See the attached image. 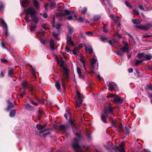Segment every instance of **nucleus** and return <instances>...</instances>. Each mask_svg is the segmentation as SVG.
<instances>
[{
	"label": "nucleus",
	"instance_id": "obj_46",
	"mask_svg": "<svg viewBox=\"0 0 152 152\" xmlns=\"http://www.w3.org/2000/svg\"><path fill=\"white\" fill-rule=\"evenodd\" d=\"M132 12L133 14L134 15H138L139 14V12L136 10H133Z\"/></svg>",
	"mask_w": 152,
	"mask_h": 152
},
{
	"label": "nucleus",
	"instance_id": "obj_59",
	"mask_svg": "<svg viewBox=\"0 0 152 152\" xmlns=\"http://www.w3.org/2000/svg\"><path fill=\"white\" fill-rule=\"evenodd\" d=\"M62 26V25L60 23H58L57 24L56 26V28L58 30L61 26Z\"/></svg>",
	"mask_w": 152,
	"mask_h": 152
},
{
	"label": "nucleus",
	"instance_id": "obj_49",
	"mask_svg": "<svg viewBox=\"0 0 152 152\" xmlns=\"http://www.w3.org/2000/svg\"><path fill=\"white\" fill-rule=\"evenodd\" d=\"M125 3L126 5L127 6L129 7V8L131 9L132 8V6L131 5H130V4L127 1H126L125 2Z\"/></svg>",
	"mask_w": 152,
	"mask_h": 152
},
{
	"label": "nucleus",
	"instance_id": "obj_1",
	"mask_svg": "<svg viewBox=\"0 0 152 152\" xmlns=\"http://www.w3.org/2000/svg\"><path fill=\"white\" fill-rule=\"evenodd\" d=\"M26 15L25 18V20L27 22L30 21L29 18H30L29 15H30L32 18V21L37 23L38 21V19L37 17L36 16V12L34 8L31 7H29L26 10L24 9Z\"/></svg>",
	"mask_w": 152,
	"mask_h": 152
},
{
	"label": "nucleus",
	"instance_id": "obj_2",
	"mask_svg": "<svg viewBox=\"0 0 152 152\" xmlns=\"http://www.w3.org/2000/svg\"><path fill=\"white\" fill-rule=\"evenodd\" d=\"M80 57H78V58L82 64L84 69H80L77 67V72L78 75V77L80 79H83L84 77V74L85 73H87L88 72L86 68V61L85 59L81 54L79 55Z\"/></svg>",
	"mask_w": 152,
	"mask_h": 152
},
{
	"label": "nucleus",
	"instance_id": "obj_56",
	"mask_svg": "<svg viewBox=\"0 0 152 152\" xmlns=\"http://www.w3.org/2000/svg\"><path fill=\"white\" fill-rule=\"evenodd\" d=\"M116 96V95L114 94H109L107 96V97L108 98L109 97H114Z\"/></svg>",
	"mask_w": 152,
	"mask_h": 152
},
{
	"label": "nucleus",
	"instance_id": "obj_61",
	"mask_svg": "<svg viewBox=\"0 0 152 152\" xmlns=\"http://www.w3.org/2000/svg\"><path fill=\"white\" fill-rule=\"evenodd\" d=\"M86 136L87 137L90 139L91 138V134L90 133H87L86 134Z\"/></svg>",
	"mask_w": 152,
	"mask_h": 152
},
{
	"label": "nucleus",
	"instance_id": "obj_11",
	"mask_svg": "<svg viewBox=\"0 0 152 152\" xmlns=\"http://www.w3.org/2000/svg\"><path fill=\"white\" fill-rule=\"evenodd\" d=\"M1 23L2 24L3 27L5 30V34L7 36V25L4 21V20L2 19L1 20Z\"/></svg>",
	"mask_w": 152,
	"mask_h": 152
},
{
	"label": "nucleus",
	"instance_id": "obj_51",
	"mask_svg": "<svg viewBox=\"0 0 152 152\" xmlns=\"http://www.w3.org/2000/svg\"><path fill=\"white\" fill-rule=\"evenodd\" d=\"M146 88L147 90H149L152 91V85H147L146 87Z\"/></svg>",
	"mask_w": 152,
	"mask_h": 152
},
{
	"label": "nucleus",
	"instance_id": "obj_10",
	"mask_svg": "<svg viewBox=\"0 0 152 152\" xmlns=\"http://www.w3.org/2000/svg\"><path fill=\"white\" fill-rule=\"evenodd\" d=\"M121 50L123 53H128L129 51V50L128 43H126L125 44V45L121 48Z\"/></svg>",
	"mask_w": 152,
	"mask_h": 152
},
{
	"label": "nucleus",
	"instance_id": "obj_54",
	"mask_svg": "<svg viewBox=\"0 0 152 152\" xmlns=\"http://www.w3.org/2000/svg\"><path fill=\"white\" fill-rule=\"evenodd\" d=\"M55 4L56 3L55 2H52L50 3V8H52L55 5Z\"/></svg>",
	"mask_w": 152,
	"mask_h": 152
},
{
	"label": "nucleus",
	"instance_id": "obj_52",
	"mask_svg": "<svg viewBox=\"0 0 152 152\" xmlns=\"http://www.w3.org/2000/svg\"><path fill=\"white\" fill-rule=\"evenodd\" d=\"M29 99L30 102L32 104H34V105L36 106H37L38 105V103L37 102L34 103V101L32 100L31 99Z\"/></svg>",
	"mask_w": 152,
	"mask_h": 152
},
{
	"label": "nucleus",
	"instance_id": "obj_57",
	"mask_svg": "<svg viewBox=\"0 0 152 152\" xmlns=\"http://www.w3.org/2000/svg\"><path fill=\"white\" fill-rule=\"evenodd\" d=\"M119 130L121 132H123L124 131V129L122 127V124H121L120 125L119 127Z\"/></svg>",
	"mask_w": 152,
	"mask_h": 152
},
{
	"label": "nucleus",
	"instance_id": "obj_27",
	"mask_svg": "<svg viewBox=\"0 0 152 152\" xmlns=\"http://www.w3.org/2000/svg\"><path fill=\"white\" fill-rule=\"evenodd\" d=\"M112 42H113L114 43L118 44V42L115 39H113L112 40H110L109 41V43L110 44V45L111 46H113V44L112 43Z\"/></svg>",
	"mask_w": 152,
	"mask_h": 152
},
{
	"label": "nucleus",
	"instance_id": "obj_20",
	"mask_svg": "<svg viewBox=\"0 0 152 152\" xmlns=\"http://www.w3.org/2000/svg\"><path fill=\"white\" fill-rule=\"evenodd\" d=\"M113 100L114 102L119 103H121L123 101V100L120 99L117 95L115 97Z\"/></svg>",
	"mask_w": 152,
	"mask_h": 152
},
{
	"label": "nucleus",
	"instance_id": "obj_22",
	"mask_svg": "<svg viewBox=\"0 0 152 152\" xmlns=\"http://www.w3.org/2000/svg\"><path fill=\"white\" fill-rule=\"evenodd\" d=\"M107 145H105L104 147L106 149H107L108 150H110L113 148V147L112 146V143L111 142H108L107 143Z\"/></svg>",
	"mask_w": 152,
	"mask_h": 152
},
{
	"label": "nucleus",
	"instance_id": "obj_43",
	"mask_svg": "<svg viewBox=\"0 0 152 152\" xmlns=\"http://www.w3.org/2000/svg\"><path fill=\"white\" fill-rule=\"evenodd\" d=\"M83 47V45L82 44L80 43V44L78 47H77V56H78V55L77 54V50H79V49Z\"/></svg>",
	"mask_w": 152,
	"mask_h": 152
},
{
	"label": "nucleus",
	"instance_id": "obj_24",
	"mask_svg": "<svg viewBox=\"0 0 152 152\" xmlns=\"http://www.w3.org/2000/svg\"><path fill=\"white\" fill-rule=\"evenodd\" d=\"M8 106L6 109L7 110H10L12 108L14 107V106L10 102H8Z\"/></svg>",
	"mask_w": 152,
	"mask_h": 152
},
{
	"label": "nucleus",
	"instance_id": "obj_29",
	"mask_svg": "<svg viewBox=\"0 0 152 152\" xmlns=\"http://www.w3.org/2000/svg\"><path fill=\"white\" fill-rule=\"evenodd\" d=\"M145 54L144 53H139L137 56V58L141 60L143 58H144Z\"/></svg>",
	"mask_w": 152,
	"mask_h": 152
},
{
	"label": "nucleus",
	"instance_id": "obj_42",
	"mask_svg": "<svg viewBox=\"0 0 152 152\" xmlns=\"http://www.w3.org/2000/svg\"><path fill=\"white\" fill-rule=\"evenodd\" d=\"M55 85L56 88L58 89V90H59L60 89V86L59 82L57 81L55 84Z\"/></svg>",
	"mask_w": 152,
	"mask_h": 152
},
{
	"label": "nucleus",
	"instance_id": "obj_17",
	"mask_svg": "<svg viewBox=\"0 0 152 152\" xmlns=\"http://www.w3.org/2000/svg\"><path fill=\"white\" fill-rule=\"evenodd\" d=\"M73 12L72 10H65L64 11V13H61V14H58V15L59 16H61L62 17H63L64 16L65 14H66V15H69L71 14Z\"/></svg>",
	"mask_w": 152,
	"mask_h": 152
},
{
	"label": "nucleus",
	"instance_id": "obj_15",
	"mask_svg": "<svg viewBox=\"0 0 152 152\" xmlns=\"http://www.w3.org/2000/svg\"><path fill=\"white\" fill-rule=\"evenodd\" d=\"M86 52L88 53H93V50L91 46L85 45H84Z\"/></svg>",
	"mask_w": 152,
	"mask_h": 152
},
{
	"label": "nucleus",
	"instance_id": "obj_32",
	"mask_svg": "<svg viewBox=\"0 0 152 152\" xmlns=\"http://www.w3.org/2000/svg\"><path fill=\"white\" fill-rule=\"evenodd\" d=\"M59 129L61 131H64L66 129V127L64 125H62L59 127Z\"/></svg>",
	"mask_w": 152,
	"mask_h": 152
},
{
	"label": "nucleus",
	"instance_id": "obj_19",
	"mask_svg": "<svg viewBox=\"0 0 152 152\" xmlns=\"http://www.w3.org/2000/svg\"><path fill=\"white\" fill-rule=\"evenodd\" d=\"M97 60L94 58H93L91 61V65L93 69H94V65L96 64Z\"/></svg>",
	"mask_w": 152,
	"mask_h": 152
},
{
	"label": "nucleus",
	"instance_id": "obj_28",
	"mask_svg": "<svg viewBox=\"0 0 152 152\" xmlns=\"http://www.w3.org/2000/svg\"><path fill=\"white\" fill-rule=\"evenodd\" d=\"M143 61L142 59H141L140 60L138 59H135V65L136 66H137Z\"/></svg>",
	"mask_w": 152,
	"mask_h": 152
},
{
	"label": "nucleus",
	"instance_id": "obj_33",
	"mask_svg": "<svg viewBox=\"0 0 152 152\" xmlns=\"http://www.w3.org/2000/svg\"><path fill=\"white\" fill-rule=\"evenodd\" d=\"M100 18V16L99 15H96L94 16L93 18L94 21L99 20Z\"/></svg>",
	"mask_w": 152,
	"mask_h": 152
},
{
	"label": "nucleus",
	"instance_id": "obj_34",
	"mask_svg": "<svg viewBox=\"0 0 152 152\" xmlns=\"http://www.w3.org/2000/svg\"><path fill=\"white\" fill-rule=\"evenodd\" d=\"M45 126H42L41 125L39 124H37L36 125V127L38 129V130H41L43 129L45 127Z\"/></svg>",
	"mask_w": 152,
	"mask_h": 152
},
{
	"label": "nucleus",
	"instance_id": "obj_30",
	"mask_svg": "<svg viewBox=\"0 0 152 152\" xmlns=\"http://www.w3.org/2000/svg\"><path fill=\"white\" fill-rule=\"evenodd\" d=\"M71 113L69 112L68 110H67L66 111V113L64 115V117L67 120L68 119L67 116H71Z\"/></svg>",
	"mask_w": 152,
	"mask_h": 152
},
{
	"label": "nucleus",
	"instance_id": "obj_6",
	"mask_svg": "<svg viewBox=\"0 0 152 152\" xmlns=\"http://www.w3.org/2000/svg\"><path fill=\"white\" fill-rule=\"evenodd\" d=\"M152 27V22L148 23L145 24H140L135 26V28L140 30L147 31Z\"/></svg>",
	"mask_w": 152,
	"mask_h": 152
},
{
	"label": "nucleus",
	"instance_id": "obj_18",
	"mask_svg": "<svg viewBox=\"0 0 152 152\" xmlns=\"http://www.w3.org/2000/svg\"><path fill=\"white\" fill-rule=\"evenodd\" d=\"M110 18H112L113 21L116 23H119L120 20L118 17L115 18L113 14H111L110 15Z\"/></svg>",
	"mask_w": 152,
	"mask_h": 152
},
{
	"label": "nucleus",
	"instance_id": "obj_64",
	"mask_svg": "<svg viewBox=\"0 0 152 152\" xmlns=\"http://www.w3.org/2000/svg\"><path fill=\"white\" fill-rule=\"evenodd\" d=\"M42 15H43V17L45 18H47V17H48V15L46 13H44V14H42Z\"/></svg>",
	"mask_w": 152,
	"mask_h": 152
},
{
	"label": "nucleus",
	"instance_id": "obj_8",
	"mask_svg": "<svg viewBox=\"0 0 152 152\" xmlns=\"http://www.w3.org/2000/svg\"><path fill=\"white\" fill-rule=\"evenodd\" d=\"M69 121L70 125L73 129V131L75 132L74 134L75 135L76 134V133L75 132V131L76 130V127L75 126V121L71 119H69Z\"/></svg>",
	"mask_w": 152,
	"mask_h": 152
},
{
	"label": "nucleus",
	"instance_id": "obj_39",
	"mask_svg": "<svg viewBox=\"0 0 152 152\" xmlns=\"http://www.w3.org/2000/svg\"><path fill=\"white\" fill-rule=\"evenodd\" d=\"M32 74L33 76L35 78H36V75H35V69L33 68L32 67Z\"/></svg>",
	"mask_w": 152,
	"mask_h": 152
},
{
	"label": "nucleus",
	"instance_id": "obj_13",
	"mask_svg": "<svg viewBox=\"0 0 152 152\" xmlns=\"http://www.w3.org/2000/svg\"><path fill=\"white\" fill-rule=\"evenodd\" d=\"M56 42H55L54 40L53 39H51L50 41V48L52 50H55L56 49L55 48L54 46L56 44Z\"/></svg>",
	"mask_w": 152,
	"mask_h": 152
},
{
	"label": "nucleus",
	"instance_id": "obj_3",
	"mask_svg": "<svg viewBox=\"0 0 152 152\" xmlns=\"http://www.w3.org/2000/svg\"><path fill=\"white\" fill-rule=\"evenodd\" d=\"M113 107H110L105 109L101 115V120L105 123H107L106 118L109 115H113Z\"/></svg>",
	"mask_w": 152,
	"mask_h": 152
},
{
	"label": "nucleus",
	"instance_id": "obj_4",
	"mask_svg": "<svg viewBox=\"0 0 152 152\" xmlns=\"http://www.w3.org/2000/svg\"><path fill=\"white\" fill-rule=\"evenodd\" d=\"M63 72L64 75L61 80V82L63 87L65 88V84L66 82L67 81L69 78L68 75L69 70L67 67H63Z\"/></svg>",
	"mask_w": 152,
	"mask_h": 152
},
{
	"label": "nucleus",
	"instance_id": "obj_26",
	"mask_svg": "<svg viewBox=\"0 0 152 152\" xmlns=\"http://www.w3.org/2000/svg\"><path fill=\"white\" fill-rule=\"evenodd\" d=\"M13 69H10L8 71V75L9 77H12V74H13Z\"/></svg>",
	"mask_w": 152,
	"mask_h": 152
},
{
	"label": "nucleus",
	"instance_id": "obj_58",
	"mask_svg": "<svg viewBox=\"0 0 152 152\" xmlns=\"http://www.w3.org/2000/svg\"><path fill=\"white\" fill-rule=\"evenodd\" d=\"M111 124L114 127L116 128L117 127V126L115 124V122L114 120H112L111 122Z\"/></svg>",
	"mask_w": 152,
	"mask_h": 152
},
{
	"label": "nucleus",
	"instance_id": "obj_16",
	"mask_svg": "<svg viewBox=\"0 0 152 152\" xmlns=\"http://www.w3.org/2000/svg\"><path fill=\"white\" fill-rule=\"evenodd\" d=\"M67 42L69 45L73 46L74 43L72 40L71 37L69 36H68L67 37Z\"/></svg>",
	"mask_w": 152,
	"mask_h": 152
},
{
	"label": "nucleus",
	"instance_id": "obj_37",
	"mask_svg": "<svg viewBox=\"0 0 152 152\" xmlns=\"http://www.w3.org/2000/svg\"><path fill=\"white\" fill-rule=\"evenodd\" d=\"M28 2L26 1H22V6L23 7H26L28 4Z\"/></svg>",
	"mask_w": 152,
	"mask_h": 152
},
{
	"label": "nucleus",
	"instance_id": "obj_47",
	"mask_svg": "<svg viewBox=\"0 0 152 152\" xmlns=\"http://www.w3.org/2000/svg\"><path fill=\"white\" fill-rule=\"evenodd\" d=\"M125 129L126 131V134H129L130 132V131L129 129L128 126H126L125 127Z\"/></svg>",
	"mask_w": 152,
	"mask_h": 152
},
{
	"label": "nucleus",
	"instance_id": "obj_48",
	"mask_svg": "<svg viewBox=\"0 0 152 152\" xmlns=\"http://www.w3.org/2000/svg\"><path fill=\"white\" fill-rule=\"evenodd\" d=\"M26 93V89H25V90L23 91L20 94V96L21 97L23 98V96L25 95V93Z\"/></svg>",
	"mask_w": 152,
	"mask_h": 152
},
{
	"label": "nucleus",
	"instance_id": "obj_35",
	"mask_svg": "<svg viewBox=\"0 0 152 152\" xmlns=\"http://www.w3.org/2000/svg\"><path fill=\"white\" fill-rule=\"evenodd\" d=\"M138 7L140 9L143 11H147L150 10L148 8L147 9H145L142 5H139Z\"/></svg>",
	"mask_w": 152,
	"mask_h": 152
},
{
	"label": "nucleus",
	"instance_id": "obj_12",
	"mask_svg": "<svg viewBox=\"0 0 152 152\" xmlns=\"http://www.w3.org/2000/svg\"><path fill=\"white\" fill-rule=\"evenodd\" d=\"M152 58V54H148L145 55L144 58L142 59L143 61H147L151 59Z\"/></svg>",
	"mask_w": 152,
	"mask_h": 152
},
{
	"label": "nucleus",
	"instance_id": "obj_23",
	"mask_svg": "<svg viewBox=\"0 0 152 152\" xmlns=\"http://www.w3.org/2000/svg\"><path fill=\"white\" fill-rule=\"evenodd\" d=\"M34 24H32L30 26V30L31 32L34 31H35V28L36 27V23Z\"/></svg>",
	"mask_w": 152,
	"mask_h": 152
},
{
	"label": "nucleus",
	"instance_id": "obj_63",
	"mask_svg": "<svg viewBox=\"0 0 152 152\" xmlns=\"http://www.w3.org/2000/svg\"><path fill=\"white\" fill-rule=\"evenodd\" d=\"M65 50H66V51L67 52H69V51L70 50V48H69L67 46H66L65 47Z\"/></svg>",
	"mask_w": 152,
	"mask_h": 152
},
{
	"label": "nucleus",
	"instance_id": "obj_62",
	"mask_svg": "<svg viewBox=\"0 0 152 152\" xmlns=\"http://www.w3.org/2000/svg\"><path fill=\"white\" fill-rule=\"evenodd\" d=\"M1 62L3 63H5L7 62V60L6 59H1Z\"/></svg>",
	"mask_w": 152,
	"mask_h": 152
},
{
	"label": "nucleus",
	"instance_id": "obj_50",
	"mask_svg": "<svg viewBox=\"0 0 152 152\" xmlns=\"http://www.w3.org/2000/svg\"><path fill=\"white\" fill-rule=\"evenodd\" d=\"M80 23H82L84 22V19L82 17H80L77 20Z\"/></svg>",
	"mask_w": 152,
	"mask_h": 152
},
{
	"label": "nucleus",
	"instance_id": "obj_7",
	"mask_svg": "<svg viewBox=\"0 0 152 152\" xmlns=\"http://www.w3.org/2000/svg\"><path fill=\"white\" fill-rule=\"evenodd\" d=\"M84 98L83 94L77 90V107L81 105Z\"/></svg>",
	"mask_w": 152,
	"mask_h": 152
},
{
	"label": "nucleus",
	"instance_id": "obj_36",
	"mask_svg": "<svg viewBox=\"0 0 152 152\" xmlns=\"http://www.w3.org/2000/svg\"><path fill=\"white\" fill-rule=\"evenodd\" d=\"M33 2L34 5L37 8H38L39 7V4L38 1L37 0H33Z\"/></svg>",
	"mask_w": 152,
	"mask_h": 152
},
{
	"label": "nucleus",
	"instance_id": "obj_40",
	"mask_svg": "<svg viewBox=\"0 0 152 152\" xmlns=\"http://www.w3.org/2000/svg\"><path fill=\"white\" fill-rule=\"evenodd\" d=\"M27 83L26 82H23L21 83L22 86L25 88H26L27 87Z\"/></svg>",
	"mask_w": 152,
	"mask_h": 152
},
{
	"label": "nucleus",
	"instance_id": "obj_5",
	"mask_svg": "<svg viewBox=\"0 0 152 152\" xmlns=\"http://www.w3.org/2000/svg\"><path fill=\"white\" fill-rule=\"evenodd\" d=\"M83 140V137L81 133L77 131V152H83L82 148L79 144V142Z\"/></svg>",
	"mask_w": 152,
	"mask_h": 152
},
{
	"label": "nucleus",
	"instance_id": "obj_60",
	"mask_svg": "<svg viewBox=\"0 0 152 152\" xmlns=\"http://www.w3.org/2000/svg\"><path fill=\"white\" fill-rule=\"evenodd\" d=\"M86 34L89 36H92L93 35V33L90 31H87L86 32Z\"/></svg>",
	"mask_w": 152,
	"mask_h": 152
},
{
	"label": "nucleus",
	"instance_id": "obj_21",
	"mask_svg": "<svg viewBox=\"0 0 152 152\" xmlns=\"http://www.w3.org/2000/svg\"><path fill=\"white\" fill-rule=\"evenodd\" d=\"M25 108L28 110L33 111L34 110V107L28 104H27L24 105Z\"/></svg>",
	"mask_w": 152,
	"mask_h": 152
},
{
	"label": "nucleus",
	"instance_id": "obj_25",
	"mask_svg": "<svg viewBox=\"0 0 152 152\" xmlns=\"http://www.w3.org/2000/svg\"><path fill=\"white\" fill-rule=\"evenodd\" d=\"M16 113V110L13 109L12 110L10 113V116L11 117H14Z\"/></svg>",
	"mask_w": 152,
	"mask_h": 152
},
{
	"label": "nucleus",
	"instance_id": "obj_53",
	"mask_svg": "<svg viewBox=\"0 0 152 152\" xmlns=\"http://www.w3.org/2000/svg\"><path fill=\"white\" fill-rule=\"evenodd\" d=\"M87 10V8L86 7H84L82 10V13L83 14H85Z\"/></svg>",
	"mask_w": 152,
	"mask_h": 152
},
{
	"label": "nucleus",
	"instance_id": "obj_31",
	"mask_svg": "<svg viewBox=\"0 0 152 152\" xmlns=\"http://www.w3.org/2000/svg\"><path fill=\"white\" fill-rule=\"evenodd\" d=\"M57 61L58 64H59L61 66H63L64 65V61L62 60H59L58 58L57 59Z\"/></svg>",
	"mask_w": 152,
	"mask_h": 152
},
{
	"label": "nucleus",
	"instance_id": "obj_44",
	"mask_svg": "<svg viewBox=\"0 0 152 152\" xmlns=\"http://www.w3.org/2000/svg\"><path fill=\"white\" fill-rule=\"evenodd\" d=\"M100 39L102 42H104L105 41L107 40V38L105 36H101Z\"/></svg>",
	"mask_w": 152,
	"mask_h": 152
},
{
	"label": "nucleus",
	"instance_id": "obj_14",
	"mask_svg": "<svg viewBox=\"0 0 152 152\" xmlns=\"http://www.w3.org/2000/svg\"><path fill=\"white\" fill-rule=\"evenodd\" d=\"M71 146L72 149L75 151L76 152V138H75L73 140L71 144Z\"/></svg>",
	"mask_w": 152,
	"mask_h": 152
},
{
	"label": "nucleus",
	"instance_id": "obj_45",
	"mask_svg": "<svg viewBox=\"0 0 152 152\" xmlns=\"http://www.w3.org/2000/svg\"><path fill=\"white\" fill-rule=\"evenodd\" d=\"M103 31L104 32L106 33L107 32V27L106 25H105L104 24V26L103 27Z\"/></svg>",
	"mask_w": 152,
	"mask_h": 152
},
{
	"label": "nucleus",
	"instance_id": "obj_9",
	"mask_svg": "<svg viewBox=\"0 0 152 152\" xmlns=\"http://www.w3.org/2000/svg\"><path fill=\"white\" fill-rule=\"evenodd\" d=\"M125 143L124 142H122L119 146H115V148L119 151L120 152H125L124 146Z\"/></svg>",
	"mask_w": 152,
	"mask_h": 152
},
{
	"label": "nucleus",
	"instance_id": "obj_41",
	"mask_svg": "<svg viewBox=\"0 0 152 152\" xmlns=\"http://www.w3.org/2000/svg\"><path fill=\"white\" fill-rule=\"evenodd\" d=\"M121 49L120 50H118L117 51H115V52L118 55L121 56L123 55V54L121 52Z\"/></svg>",
	"mask_w": 152,
	"mask_h": 152
},
{
	"label": "nucleus",
	"instance_id": "obj_38",
	"mask_svg": "<svg viewBox=\"0 0 152 152\" xmlns=\"http://www.w3.org/2000/svg\"><path fill=\"white\" fill-rule=\"evenodd\" d=\"M109 89L110 91H112L114 89V87L112 84H109L108 85Z\"/></svg>",
	"mask_w": 152,
	"mask_h": 152
},
{
	"label": "nucleus",
	"instance_id": "obj_55",
	"mask_svg": "<svg viewBox=\"0 0 152 152\" xmlns=\"http://www.w3.org/2000/svg\"><path fill=\"white\" fill-rule=\"evenodd\" d=\"M138 20L137 19H132V22L135 24H138Z\"/></svg>",
	"mask_w": 152,
	"mask_h": 152
}]
</instances>
